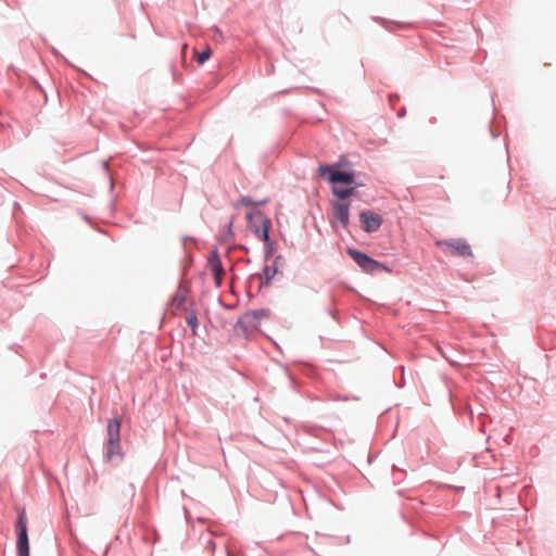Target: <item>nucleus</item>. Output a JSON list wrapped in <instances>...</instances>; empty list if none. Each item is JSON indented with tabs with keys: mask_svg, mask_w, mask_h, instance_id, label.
Instances as JSON below:
<instances>
[{
	"mask_svg": "<svg viewBox=\"0 0 556 556\" xmlns=\"http://www.w3.org/2000/svg\"><path fill=\"white\" fill-rule=\"evenodd\" d=\"M350 204L346 201L334 200L332 202V217L341 224L343 228L349 225Z\"/></svg>",
	"mask_w": 556,
	"mask_h": 556,
	"instance_id": "nucleus-9",
	"label": "nucleus"
},
{
	"mask_svg": "<svg viewBox=\"0 0 556 556\" xmlns=\"http://www.w3.org/2000/svg\"><path fill=\"white\" fill-rule=\"evenodd\" d=\"M187 324L192 329L193 334H195V329L198 327V318L194 314H190L187 317Z\"/></svg>",
	"mask_w": 556,
	"mask_h": 556,
	"instance_id": "nucleus-14",
	"label": "nucleus"
},
{
	"mask_svg": "<svg viewBox=\"0 0 556 556\" xmlns=\"http://www.w3.org/2000/svg\"><path fill=\"white\" fill-rule=\"evenodd\" d=\"M208 545H210V551L212 553H214L215 552V542L211 541V542H208Z\"/></svg>",
	"mask_w": 556,
	"mask_h": 556,
	"instance_id": "nucleus-16",
	"label": "nucleus"
},
{
	"mask_svg": "<svg viewBox=\"0 0 556 556\" xmlns=\"http://www.w3.org/2000/svg\"><path fill=\"white\" fill-rule=\"evenodd\" d=\"M251 315H253L254 317L256 318H262V317H265L266 316V313L264 309H261V311H254L252 313H248L245 316L247 317H250Z\"/></svg>",
	"mask_w": 556,
	"mask_h": 556,
	"instance_id": "nucleus-15",
	"label": "nucleus"
},
{
	"mask_svg": "<svg viewBox=\"0 0 556 556\" xmlns=\"http://www.w3.org/2000/svg\"><path fill=\"white\" fill-rule=\"evenodd\" d=\"M16 527H17V542H16L17 554H18V556H28L29 555V546H28L25 513H22L20 515Z\"/></svg>",
	"mask_w": 556,
	"mask_h": 556,
	"instance_id": "nucleus-5",
	"label": "nucleus"
},
{
	"mask_svg": "<svg viewBox=\"0 0 556 556\" xmlns=\"http://www.w3.org/2000/svg\"><path fill=\"white\" fill-rule=\"evenodd\" d=\"M350 256L362 267L366 273L372 274L379 269L388 270L384 265L369 257L367 254L356 251L349 250Z\"/></svg>",
	"mask_w": 556,
	"mask_h": 556,
	"instance_id": "nucleus-4",
	"label": "nucleus"
},
{
	"mask_svg": "<svg viewBox=\"0 0 556 556\" xmlns=\"http://www.w3.org/2000/svg\"><path fill=\"white\" fill-rule=\"evenodd\" d=\"M318 174L320 177L328 176V179L331 184L343 182V184H353L354 175L352 173L332 170L330 166L321 164L318 167Z\"/></svg>",
	"mask_w": 556,
	"mask_h": 556,
	"instance_id": "nucleus-6",
	"label": "nucleus"
},
{
	"mask_svg": "<svg viewBox=\"0 0 556 556\" xmlns=\"http://www.w3.org/2000/svg\"><path fill=\"white\" fill-rule=\"evenodd\" d=\"M437 245L443 248L444 251L450 253L451 255H456L460 257L472 256L471 248L464 239H450L437 241Z\"/></svg>",
	"mask_w": 556,
	"mask_h": 556,
	"instance_id": "nucleus-3",
	"label": "nucleus"
},
{
	"mask_svg": "<svg viewBox=\"0 0 556 556\" xmlns=\"http://www.w3.org/2000/svg\"><path fill=\"white\" fill-rule=\"evenodd\" d=\"M277 274V268L274 266H266L263 270V275L265 278L266 283H269L270 280L275 277Z\"/></svg>",
	"mask_w": 556,
	"mask_h": 556,
	"instance_id": "nucleus-13",
	"label": "nucleus"
},
{
	"mask_svg": "<svg viewBox=\"0 0 556 556\" xmlns=\"http://www.w3.org/2000/svg\"><path fill=\"white\" fill-rule=\"evenodd\" d=\"M267 201L266 200H263V201H258V202H254L252 201L249 197H242L236 204V206H239V205H243V206H254V205H262V204H265Z\"/></svg>",
	"mask_w": 556,
	"mask_h": 556,
	"instance_id": "nucleus-11",
	"label": "nucleus"
},
{
	"mask_svg": "<svg viewBox=\"0 0 556 556\" xmlns=\"http://www.w3.org/2000/svg\"><path fill=\"white\" fill-rule=\"evenodd\" d=\"M359 219L362 224V228L366 232H375L377 231L381 224L382 218L379 214L372 212V211H364L359 214Z\"/></svg>",
	"mask_w": 556,
	"mask_h": 556,
	"instance_id": "nucleus-7",
	"label": "nucleus"
},
{
	"mask_svg": "<svg viewBox=\"0 0 556 556\" xmlns=\"http://www.w3.org/2000/svg\"><path fill=\"white\" fill-rule=\"evenodd\" d=\"M207 268L212 273L216 286L219 287L224 278L225 270L223 268L220 257L216 251L208 256Z\"/></svg>",
	"mask_w": 556,
	"mask_h": 556,
	"instance_id": "nucleus-8",
	"label": "nucleus"
},
{
	"mask_svg": "<svg viewBox=\"0 0 556 556\" xmlns=\"http://www.w3.org/2000/svg\"><path fill=\"white\" fill-rule=\"evenodd\" d=\"M211 54L212 50L208 46H206L202 52L197 53V62L199 64H203L210 59Z\"/></svg>",
	"mask_w": 556,
	"mask_h": 556,
	"instance_id": "nucleus-12",
	"label": "nucleus"
},
{
	"mask_svg": "<svg viewBox=\"0 0 556 556\" xmlns=\"http://www.w3.org/2000/svg\"><path fill=\"white\" fill-rule=\"evenodd\" d=\"M108 442L105 457L109 462L121 460L123 457L121 447V420L110 419L108 421Z\"/></svg>",
	"mask_w": 556,
	"mask_h": 556,
	"instance_id": "nucleus-1",
	"label": "nucleus"
},
{
	"mask_svg": "<svg viewBox=\"0 0 556 556\" xmlns=\"http://www.w3.org/2000/svg\"><path fill=\"white\" fill-rule=\"evenodd\" d=\"M249 228L253 231L257 239L268 241V229L270 222L260 211H252L247 214Z\"/></svg>",
	"mask_w": 556,
	"mask_h": 556,
	"instance_id": "nucleus-2",
	"label": "nucleus"
},
{
	"mask_svg": "<svg viewBox=\"0 0 556 556\" xmlns=\"http://www.w3.org/2000/svg\"><path fill=\"white\" fill-rule=\"evenodd\" d=\"M331 191L338 201H345L349 197L356 194V189L354 187L339 188L337 186H333Z\"/></svg>",
	"mask_w": 556,
	"mask_h": 556,
	"instance_id": "nucleus-10",
	"label": "nucleus"
}]
</instances>
